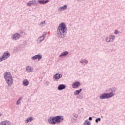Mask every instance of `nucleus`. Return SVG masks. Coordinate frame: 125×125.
Wrapping results in <instances>:
<instances>
[{
    "label": "nucleus",
    "mask_w": 125,
    "mask_h": 125,
    "mask_svg": "<svg viewBox=\"0 0 125 125\" xmlns=\"http://www.w3.org/2000/svg\"><path fill=\"white\" fill-rule=\"evenodd\" d=\"M67 29L66 28V25L64 22H62L59 24L58 27L57 34L59 38H63L65 37V33H66Z\"/></svg>",
    "instance_id": "1"
},
{
    "label": "nucleus",
    "mask_w": 125,
    "mask_h": 125,
    "mask_svg": "<svg viewBox=\"0 0 125 125\" xmlns=\"http://www.w3.org/2000/svg\"><path fill=\"white\" fill-rule=\"evenodd\" d=\"M4 79L8 85H12V83H13V79H12V76L10 72H5L4 74Z\"/></svg>",
    "instance_id": "2"
},
{
    "label": "nucleus",
    "mask_w": 125,
    "mask_h": 125,
    "mask_svg": "<svg viewBox=\"0 0 125 125\" xmlns=\"http://www.w3.org/2000/svg\"><path fill=\"white\" fill-rule=\"evenodd\" d=\"M114 96V93L111 92L109 94L104 93V94L101 95L100 96V98L101 99H108V98H111V97H113Z\"/></svg>",
    "instance_id": "3"
},
{
    "label": "nucleus",
    "mask_w": 125,
    "mask_h": 125,
    "mask_svg": "<svg viewBox=\"0 0 125 125\" xmlns=\"http://www.w3.org/2000/svg\"><path fill=\"white\" fill-rule=\"evenodd\" d=\"M9 56H10L9 53L8 51L5 52L2 57L0 58V62L3 61V60H5V59H7Z\"/></svg>",
    "instance_id": "4"
},
{
    "label": "nucleus",
    "mask_w": 125,
    "mask_h": 125,
    "mask_svg": "<svg viewBox=\"0 0 125 125\" xmlns=\"http://www.w3.org/2000/svg\"><path fill=\"white\" fill-rule=\"evenodd\" d=\"M56 120V124H59L62 122H63V120H64V117L62 116H57L55 117Z\"/></svg>",
    "instance_id": "5"
},
{
    "label": "nucleus",
    "mask_w": 125,
    "mask_h": 125,
    "mask_svg": "<svg viewBox=\"0 0 125 125\" xmlns=\"http://www.w3.org/2000/svg\"><path fill=\"white\" fill-rule=\"evenodd\" d=\"M48 122L50 125H56L55 117H51L48 120Z\"/></svg>",
    "instance_id": "6"
},
{
    "label": "nucleus",
    "mask_w": 125,
    "mask_h": 125,
    "mask_svg": "<svg viewBox=\"0 0 125 125\" xmlns=\"http://www.w3.org/2000/svg\"><path fill=\"white\" fill-rule=\"evenodd\" d=\"M81 85V83L79 82H75L73 83H72V87L73 88H78Z\"/></svg>",
    "instance_id": "7"
},
{
    "label": "nucleus",
    "mask_w": 125,
    "mask_h": 125,
    "mask_svg": "<svg viewBox=\"0 0 125 125\" xmlns=\"http://www.w3.org/2000/svg\"><path fill=\"white\" fill-rule=\"evenodd\" d=\"M36 4H37V1L36 0L30 1L27 3V6H32V5H35Z\"/></svg>",
    "instance_id": "8"
},
{
    "label": "nucleus",
    "mask_w": 125,
    "mask_h": 125,
    "mask_svg": "<svg viewBox=\"0 0 125 125\" xmlns=\"http://www.w3.org/2000/svg\"><path fill=\"white\" fill-rule=\"evenodd\" d=\"M42 58V55H35L33 57H32L31 58V59H32V60H36V59H38V61H40V60Z\"/></svg>",
    "instance_id": "9"
},
{
    "label": "nucleus",
    "mask_w": 125,
    "mask_h": 125,
    "mask_svg": "<svg viewBox=\"0 0 125 125\" xmlns=\"http://www.w3.org/2000/svg\"><path fill=\"white\" fill-rule=\"evenodd\" d=\"M114 40H115V36L110 35L109 36V39H106V41L107 42H113Z\"/></svg>",
    "instance_id": "10"
},
{
    "label": "nucleus",
    "mask_w": 125,
    "mask_h": 125,
    "mask_svg": "<svg viewBox=\"0 0 125 125\" xmlns=\"http://www.w3.org/2000/svg\"><path fill=\"white\" fill-rule=\"evenodd\" d=\"M13 40H18L20 38V34L18 33H15L13 36H12Z\"/></svg>",
    "instance_id": "11"
},
{
    "label": "nucleus",
    "mask_w": 125,
    "mask_h": 125,
    "mask_svg": "<svg viewBox=\"0 0 125 125\" xmlns=\"http://www.w3.org/2000/svg\"><path fill=\"white\" fill-rule=\"evenodd\" d=\"M55 80H59L60 78H62V74H59V73H56L54 75L53 77Z\"/></svg>",
    "instance_id": "12"
},
{
    "label": "nucleus",
    "mask_w": 125,
    "mask_h": 125,
    "mask_svg": "<svg viewBox=\"0 0 125 125\" xmlns=\"http://www.w3.org/2000/svg\"><path fill=\"white\" fill-rule=\"evenodd\" d=\"M11 123L9 121H4L0 123V125H11Z\"/></svg>",
    "instance_id": "13"
},
{
    "label": "nucleus",
    "mask_w": 125,
    "mask_h": 125,
    "mask_svg": "<svg viewBox=\"0 0 125 125\" xmlns=\"http://www.w3.org/2000/svg\"><path fill=\"white\" fill-rule=\"evenodd\" d=\"M38 2L40 3V4H44V3H47V2H49V0H38Z\"/></svg>",
    "instance_id": "14"
},
{
    "label": "nucleus",
    "mask_w": 125,
    "mask_h": 125,
    "mask_svg": "<svg viewBox=\"0 0 125 125\" xmlns=\"http://www.w3.org/2000/svg\"><path fill=\"white\" fill-rule=\"evenodd\" d=\"M22 83L24 86H28V85H29V81L27 79H25L23 80Z\"/></svg>",
    "instance_id": "15"
},
{
    "label": "nucleus",
    "mask_w": 125,
    "mask_h": 125,
    "mask_svg": "<svg viewBox=\"0 0 125 125\" xmlns=\"http://www.w3.org/2000/svg\"><path fill=\"white\" fill-rule=\"evenodd\" d=\"M66 88V86L64 84H60L58 86V89L59 90H62V89H64Z\"/></svg>",
    "instance_id": "16"
},
{
    "label": "nucleus",
    "mask_w": 125,
    "mask_h": 125,
    "mask_svg": "<svg viewBox=\"0 0 125 125\" xmlns=\"http://www.w3.org/2000/svg\"><path fill=\"white\" fill-rule=\"evenodd\" d=\"M26 70L28 73H30L31 72H33V69H32V67L31 66H28L26 68Z\"/></svg>",
    "instance_id": "17"
},
{
    "label": "nucleus",
    "mask_w": 125,
    "mask_h": 125,
    "mask_svg": "<svg viewBox=\"0 0 125 125\" xmlns=\"http://www.w3.org/2000/svg\"><path fill=\"white\" fill-rule=\"evenodd\" d=\"M69 54V52L68 51H65L62 52L61 55H60V57H62V56H66V55H68Z\"/></svg>",
    "instance_id": "18"
},
{
    "label": "nucleus",
    "mask_w": 125,
    "mask_h": 125,
    "mask_svg": "<svg viewBox=\"0 0 125 125\" xmlns=\"http://www.w3.org/2000/svg\"><path fill=\"white\" fill-rule=\"evenodd\" d=\"M82 89H80V90H76L75 92H74V94L75 95H78V94H80V92H82Z\"/></svg>",
    "instance_id": "19"
},
{
    "label": "nucleus",
    "mask_w": 125,
    "mask_h": 125,
    "mask_svg": "<svg viewBox=\"0 0 125 125\" xmlns=\"http://www.w3.org/2000/svg\"><path fill=\"white\" fill-rule=\"evenodd\" d=\"M33 121V118L32 117H29L25 121L26 123H29V122H32Z\"/></svg>",
    "instance_id": "20"
},
{
    "label": "nucleus",
    "mask_w": 125,
    "mask_h": 125,
    "mask_svg": "<svg viewBox=\"0 0 125 125\" xmlns=\"http://www.w3.org/2000/svg\"><path fill=\"white\" fill-rule=\"evenodd\" d=\"M44 40V36H42L39 38L38 41H39V42H42V41Z\"/></svg>",
    "instance_id": "21"
},
{
    "label": "nucleus",
    "mask_w": 125,
    "mask_h": 125,
    "mask_svg": "<svg viewBox=\"0 0 125 125\" xmlns=\"http://www.w3.org/2000/svg\"><path fill=\"white\" fill-rule=\"evenodd\" d=\"M67 9V5H65L64 6L62 7H61L60 8V10H62V9Z\"/></svg>",
    "instance_id": "22"
},
{
    "label": "nucleus",
    "mask_w": 125,
    "mask_h": 125,
    "mask_svg": "<svg viewBox=\"0 0 125 125\" xmlns=\"http://www.w3.org/2000/svg\"><path fill=\"white\" fill-rule=\"evenodd\" d=\"M84 125H90V122H88L87 120H86L85 122L84 123Z\"/></svg>",
    "instance_id": "23"
},
{
    "label": "nucleus",
    "mask_w": 125,
    "mask_h": 125,
    "mask_svg": "<svg viewBox=\"0 0 125 125\" xmlns=\"http://www.w3.org/2000/svg\"><path fill=\"white\" fill-rule=\"evenodd\" d=\"M101 121V119H100V118L96 119V123H98L99 122H100Z\"/></svg>",
    "instance_id": "24"
},
{
    "label": "nucleus",
    "mask_w": 125,
    "mask_h": 125,
    "mask_svg": "<svg viewBox=\"0 0 125 125\" xmlns=\"http://www.w3.org/2000/svg\"><path fill=\"white\" fill-rule=\"evenodd\" d=\"M114 33L116 35H118V34H119V31H118V30H115Z\"/></svg>",
    "instance_id": "25"
},
{
    "label": "nucleus",
    "mask_w": 125,
    "mask_h": 125,
    "mask_svg": "<svg viewBox=\"0 0 125 125\" xmlns=\"http://www.w3.org/2000/svg\"><path fill=\"white\" fill-rule=\"evenodd\" d=\"M20 104V101L19 100H18L17 102V105H19Z\"/></svg>",
    "instance_id": "26"
},
{
    "label": "nucleus",
    "mask_w": 125,
    "mask_h": 125,
    "mask_svg": "<svg viewBox=\"0 0 125 125\" xmlns=\"http://www.w3.org/2000/svg\"><path fill=\"white\" fill-rule=\"evenodd\" d=\"M21 99H23V98L20 97L18 100H19V101L20 102V101H21Z\"/></svg>",
    "instance_id": "27"
},
{
    "label": "nucleus",
    "mask_w": 125,
    "mask_h": 125,
    "mask_svg": "<svg viewBox=\"0 0 125 125\" xmlns=\"http://www.w3.org/2000/svg\"><path fill=\"white\" fill-rule=\"evenodd\" d=\"M89 121H91L92 120V118L89 117Z\"/></svg>",
    "instance_id": "28"
},
{
    "label": "nucleus",
    "mask_w": 125,
    "mask_h": 125,
    "mask_svg": "<svg viewBox=\"0 0 125 125\" xmlns=\"http://www.w3.org/2000/svg\"><path fill=\"white\" fill-rule=\"evenodd\" d=\"M44 23H45V21H43L41 22V24H44Z\"/></svg>",
    "instance_id": "29"
},
{
    "label": "nucleus",
    "mask_w": 125,
    "mask_h": 125,
    "mask_svg": "<svg viewBox=\"0 0 125 125\" xmlns=\"http://www.w3.org/2000/svg\"><path fill=\"white\" fill-rule=\"evenodd\" d=\"M81 62V63H83V62Z\"/></svg>",
    "instance_id": "30"
},
{
    "label": "nucleus",
    "mask_w": 125,
    "mask_h": 125,
    "mask_svg": "<svg viewBox=\"0 0 125 125\" xmlns=\"http://www.w3.org/2000/svg\"><path fill=\"white\" fill-rule=\"evenodd\" d=\"M86 63H87V61L86 62Z\"/></svg>",
    "instance_id": "31"
}]
</instances>
